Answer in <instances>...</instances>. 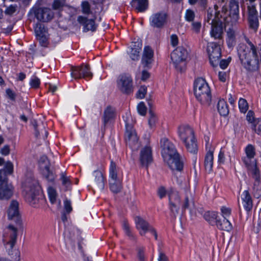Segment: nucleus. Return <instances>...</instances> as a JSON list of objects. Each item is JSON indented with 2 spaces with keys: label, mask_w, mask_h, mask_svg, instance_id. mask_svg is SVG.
Returning <instances> with one entry per match:
<instances>
[{
  "label": "nucleus",
  "mask_w": 261,
  "mask_h": 261,
  "mask_svg": "<svg viewBox=\"0 0 261 261\" xmlns=\"http://www.w3.org/2000/svg\"><path fill=\"white\" fill-rule=\"evenodd\" d=\"M247 44L241 43L238 47V53L241 63L248 71H255L261 64V46L255 45L246 38Z\"/></svg>",
  "instance_id": "1"
},
{
  "label": "nucleus",
  "mask_w": 261,
  "mask_h": 261,
  "mask_svg": "<svg viewBox=\"0 0 261 261\" xmlns=\"http://www.w3.org/2000/svg\"><path fill=\"white\" fill-rule=\"evenodd\" d=\"M161 142L163 143L162 153L164 161L172 170L181 171L183 164L174 145L166 138L163 139Z\"/></svg>",
  "instance_id": "2"
},
{
  "label": "nucleus",
  "mask_w": 261,
  "mask_h": 261,
  "mask_svg": "<svg viewBox=\"0 0 261 261\" xmlns=\"http://www.w3.org/2000/svg\"><path fill=\"white\" fill-rule=\"evenodd\" d=\"M23 195L25 200L33 206L38 202L40 187L35 178H28L23 184Z\"/></svg>",
  "instance_id": "3"
},
{
  "label": "nucleus",
  "mask_w": 261,
  "mask_h": 261,
  "mask_svg": "<svg viewBox=\"0 0 261 261\" xmlns=\"http://www.w3.org/2000/svg\"><path fill=\"white\" fill-rule=\"evenodd\" d=\"M194 94L201 104L209 106L212 100L210 87L205 80L202 78L197 79L194 82Z\"/></svg>",
  "instance_id": "4"
},
{
  "label": "nucleus",
  "mask_w": 261,
  "mask_h": 261,
  "mask_svg": "<svg viewBox=\"0 0 261 261\" xmlns=\"http://www.w3.org/2000/svg\"><path fill=\"white\" fill-rule=\"evenodd\" d=\"M4 237V241H6L5 244L10 245V248L8 251V254L15 260L18 261L20 253L18 250H13L17 238V229L12 225H9L5 229Z\"/></svg>",
  "instance_id": "5"
},
{
  "label": "nucleus",
  "mask_w": 261,
  "mask_h": 261,
  "mask_svg": "<svg viewBox=\"0 0 261 261\" xmlns=\"http://www.w3.org/2000/svg\"><path fill=\"white\" fill-rule=\"evenodd\" d=\"M125 123L126 133L125 139L126 143L132 150H137L140 146L138 143V138L135 130L133 129L132 119L130 114H126L123 117Z\"/></svg>",
  "instance_id": "6"
},
{
  "label": "nucleus",
  "mask_w": 261,
  "mask_h": 261,
  "mask_svg": "<svg viewBox=\"0 0 261 261\" xmlns=\"http://www.w3.org/2000/svg\"><path fill=\"white\" fill-rule=\"evenodd\" d=\"M188 53L187 49L182 46L176 48L171 54V59L177 70L182 72L185 67V61L187 59Z\"/></svg>",
  "instance_id": "7"
},
{
  "label": "nucleus",
  "mask_w": 261,
  "mask_h": 261,
  "mask_svg": "<svg viewBox=\"0 0 261 261\" xmlns=\"http://www.w3.org/2000/svg\"><path fill=\"white\" fill-rule=\"evenodd\" d=\"M222 42V41H219L217 43L211 42L208 43L207 50L210 63L213 67H217L219 64L221 57L220 45Z\"/></svg>",
  "instance_id": "8"
},
{
  "label": "nucleus",
  "mask_w": 261,
  "mask_h": 261,
  "mask_svg": "<svg viewBox=\"0 0 261 261\" xmlns=\"http://www.w3.org/2000/svg\"><path fill=\"white\" fill-rule=\"evenodd\" d=\"M117 86L123 93L129 94L134 91L133 80L130 75L123 74L119 75L117 80Z\"/></svg>",
  "instance_id": "9"
},
{
  "label": "nucleus",
  "mask_w": 261,
  "mask_h": 261,
  "mask_svg": "<svg viewBox=\"0 0 261 261\" xmlns=\"http://www.w3.org/2000/svg\"><path fill=\"white\" fill-rule=\"evenodd\" d=\"M168 195L170 216L175 218L179 213L180 198L178 193L175 191L171 190L168 192Z\"/></svg>",
  "instance_id": "10"
},
{
  "label": "nucleus",
  "mask_w": 261,
  "mask_h": 261,
  "mask_svg": "<svg viewBox=\"0 0 261 261\" xmlns=\"http://www.w3.org/2000/svg\"><path fill=\"white\" fill-rule=\"evenodd\" d=\"M71 75L75 79L82 78L90 79L92 77L93 74L90 71L89 65L83 64L80 66L72 67Z\"/></svg>",
  "instance_id": "11"
},
{
  "label": "nucleus",
  "mask_w": 261,
  "mask_h": 261,
  "mask_svg": "<svg viewBox=\"0 0 261 261\" xmlns=\"http://www.w3.org/2000/svg\"><path fill=\"white\" fill-rule=\"evenodd\" d=\"M248 22L249 27L254 32H256L259 27L258 13L255 6L248 7Z\"/></svg>",
  "instance_id": "12"
},
{
  "label": "nucleus",
  "mask_w": 261,
  "mask_h": 261,
  "mask_svg": "<svg viewBox=\"0 0 261 261\" xmlns=\"http://www.w3.org/2000/svg\"><path fill=\"white\" fill-rule=\"evenodd\" d=\"M7 214L9 220H13L16 223L20 224L21 217L19 211L18 202L15 200L11 201L7 210Z\"/></svg>",
  "instance_id": "13"
},
{
  "label": "nucleus",
  "mask_w": 261,
  "mask_h": 261,
  "mask_svg": "<svg viewBox=\"0 0 261 261\" xmlns=\"http://www.w3.org/2000/svg\"><path fill=\"white\" fill-rule=\"evenodd\" d=\"M178 135L183 143L192 141L195 137L193 129L187 125H181L178 127Z\"/></svg>",
  "instance_id": "14"
},
{
  "label": "nucleus",
  "mask_w": 261,
  "mask_h": 261,
  "mask_svg": "<svg viewBox=\"0 0 261 261\" xmlns=\"http://www.w3.org/2000/svg\"><path fill=\"white\" fill-rule=\"evenodd\" d=\"M93 176L92 185L94 190L97 192L102 191L105 188V178L103 174L101 171L96 170L94 171Z\"/></svg>",
  "instance_id": "15"
},
{
  "label": "nucleus",
  "mask_w": 261,
  "mask_h": 261,
  "mask_svg": "<svg viewBox=\"0 0 261 261\" xmlns=\"http://www.w3.org/2000/svg\"><path fill=\"white\" fill-rule=\"evenodd\" d=\"M242 160L249 174L256 175L257 173L260 172L256 165V161L254 158L245 156L242 157Z\"/></svg>",
  "instance_id": "16"
},
{
  "label": "nucleus",
  "mask_w": 261,
  "mask_h": 261,
  "mask_svg": "<svg viewBox=\"0 0 261 261\" xmlns=\"http://www.w3.org/2000/svg\"><path fill=\"white\" fill-rule=\"evenodd\" d=\"M135 222L136 228L139 231V233L142 236H145L146 233L152 227L146 220L140 216H136L135 218Z\"/></svg>",
  "instance_id": "17"
},
{
  "label": "nucleus",
  "mask_w": 261,
  "mask_h": 261,
  "mask_svg": "<svg viewBox=\"0 0 261 261\" xmlns=\"http://www.w3.org/2000/svg\"><path fill=\"white\" fill-rule=\"evenodd\" d=\"M167 15L164 12H159L153 14L150 18V23L152 27L160 28L166 22Z\"/></svg>",
  "instance_id": "18"
},
{
  "label": "nucleus",
  "mask_w": 261,
  "mask_h": 261,
  "mask_svg": "<svg viewBox=\"0 0 261 261\" xmlns=\"http://www.w3.org/2000/svg\"><path fill=\"white\" fill-rule=\"evenodd\" d=\"M152 151L150 147L142 148L140 154V161L143 166L146 168L152 162Z\"/></svg>",
  "instance_id": "19"
},
{
  "label": "nucleus",
  "mask_w": 261,
  "mask_h": 261,
  "mask_svg": "<svg viewBox=\"0 0 261 261\" xmlns=\"http://www.w3.org/2000/svg\"><path fill=\"white\" fill-rule=\"evenodd\" d=\"M223 22L219 21L210 23L211 24V36L215 39H218L219 41H222L223 34Z\"/></svg>",
  "instance_id": "20"
},
{
  "label": "nucleus",
  "mask_w": 261,
  "mask_h": 261,
  "mask_svg": "<svg viewBox=\"0 0 261 261\" xmlns=\"http://www.w3.org/2000/svg\"><path fill=\"white\" fill-rule=\"evenodd\" d=\"M153 51L149 46H145L144 49L141 62L145 67L150 68L153 62Z\"/></svg>",
  "instance_id": "21"
},
{
  "label": "nucleus",
  "mask_w": 261,
  "mask_h": 261,
  "mask_svg": "<svg viewBox=\"0 0 261 261\" xmlns=\"http://www.w3.org/2000/svg\"><path fill=\"white\" fill-rule=\"evenodd\" d=\"M77 21L84 26V31H95L97 28V25L95 23L94 19H88L86 17L80 16L77 18Z\"/></svg>",
  "instance_id": "22"
},
{
  "label": "nucleus",
  "mask_w": 261,
  "mask_h": 261,
  "mask_svg": "<svg viewBox=\"0 0 261 261\" xmlns=\"http://www.w3.org/2000/svg\"><path fill=\"white\" fill-rule=\"evenodd\" d=\"M13 188L11 184H5L0 186V199L8 200L13 194Z\"/></svg>",
  "instance_id": "23"
},
{
  "label": "nucleus",
  "mask_w": 261,
  "mask_h": 261,
  "mask_svg": "<svg viewBox=\"0 0 261 261\" xmlns=\"http://www.w3.org/2000/svg\"><path fill=\"white\" fill-rule=\"evenodd\" d=\"M182 211H185L188 209L192 215L195 213V205L193 199L191 196L189 197L188 193L186 194L181 206Z\"/></svg>",
  "instance_id": "24"
},
{
  "label": "nucleus",
  "mask_w": 261,
  "mask_h": 261,
  "mask_svg": "<svg viewBox=\"0 0 261 261\" xmlns=\"http://www.w3.org/2000/svg\"><path fill=\"white\" fill-rule=\"evenodd\" d=\"M243 205L247 212L251 210L253 206L252 198L247 190L244 191L241 194Z\"/></svg>",
  "instance_id": "25"
},
{
  "label": "nucleus",
  "mask_w": 261,
  "mask_h": 261,
  "mask_svg": "<svg viewBox=\"0 0 261 261\" xmlns=\"http://www.w3.org/2000/svg\"><path fill=\"white\" fill-rule=\"evenodd\" d=\"M254 179L253 186V194L254 196L258 198L261 196V182L260 181V172L257 173L256 175H251Z\"/></svg>",
  "instance_id": "26"
},
{
  "label": "nucleus",
  "mask_w": 261,
  "mask_h": 261,
  "mask_svg": "<svg viewBox=\"0 0 261 261\" xmlns=\"http://www.w3.org/2000/svg\"><path fill=\"white\" fill-rule=\"evenodd\" d=\"M115 117V110L111 106H108L103 113V126L105 127L106 124L114 119Z\"/></svg>",
  "instance_id": "27"
},
{
  "label": "nucleus",
  "mask_w": 261,
  "mask_h": 261,
  "mask_svg": "<svg viewBox=\"0 0 261 261\" xmlns=\"http://www.w3.org/2000/svg\"><path fill=\"white\" fill-rule=\"evenodd\" d=\"M216 224L219 229L227 231H230L232 227L230 222L225 217L222 219L218 218Z\"/></svg>",
  "instance_id": "28"
},
{
  "label": "nucleus",
  "mask_w": 261,
  "mask_h": 261,
  "mask_svg": "<svg viewBox=\"0 0 261 261\" xmlns=\"http://www.w3.org/2000/svg\"><path fill=\"white\" fill-rule=\"evenodd\" d=\"M31 124L34 127L35 130V135L36 138L39 136L40 132L43 131L45 133V138H46L48 135V133L45 130V125L43 122H40L39 123L35 120H32L31 121Z\"/></svg>",
  "instance_id": "29"
},
{
  "label": "nucleus",
  "mask_w": 261,
  "mask_h": 261,
  "mask_svg": "<svg viewBox=\"0 0 261 261\" xmlns=\"http://www.w3.org/2000/svg\"><path fill=\"white\" fill-rule=\"evenodd\" d=\"M131 5L139 12H143L148 7V0H132Z\"/></svg>",
  "instance_id": "30"
},
{
  "label": "nucleus",
  "mask_w": 261,
  "mask_h": 261,
  "mask_svg": "<svg viewBox=\"0 0 261 261\" xmlns=\"http://www.w3.org/2000/svg\"><path fill=\"white\" fill-rule=\"evenodd\" d=\"M142 44L140 42L135 43L133 47L131 48L129 56L133 60H138L139 59V53L141 50Z\"/></svg>",
  "instance_id": "31"
},
{
  "label": "nucleus",
  "mask_w": 261,
  "mask_h": 261,
  "mask_svg": "<svg viewBox=\"0 0 261 261\" xmlns=\"http://www.w3.org/2000/svg\"><path fill=\"white\" fill-rule=\"evenodd\" d=\"M213 153L212 151H208L205 155L204 159V167L205 170L210 173L212 171L213 166Z\"/></svg>",
  "instance_id": "32"
},
{
  "label": "nucleus",
  "mask_w": 261,
  "mask_h": 261,
  "mask_svg": "<svg viewBox=\"0 0 261 261\" xmlns=\"http://www.w3.org/2000/svg\"><path fill=\"white\" fill-rule=\"evenodd\" d=\"M217 109L221 116H226L229 113L228 105L224 99L219 100L217 104Z\"/></svg>",
  "instance_id": "33"
},
{
  "label": "nucleus",
  "mask_w": 261,
  "mask_h": 261,
  "mask_svg": "<svg viewBox=\"0 0 261 261\" xmlns=\"http://www.w3.org/2000/svg\"><path fill=\"white\" fill-rule=\"evenodd\" d=\"M40 170L41 174L46 179L50 181L54 180L55 176L53 173L49 170V166H45L44 165H41Z\"/></svg>",
  "instance_id": "34"
},
{
  "label": "nucleus",
  "mask_w": 261,
  "mask_h": 261,
  "mask_svg": "<svg viewBox=\"0 0 261 261\" xmlns=\"http://www.w3.org/2000/svg\"><path fill=\"white\" fill-rule=\"evenodd\" d=\"M187 150L192 153H196L198 150V147L195 137L192 141H187L184 143Z\"/></svg>",
  "instance_id": "35"
},
{
  "label": "nucleus",
  "mask_w": 261,
  "mask_h": 261,
  "mask_svg": "<svg viewBox=\"0 0 261 261\" xmlns=\"http://www.w3.org/2000/svg\"><path fill=\"white\" fill-rule=\"evenodd\" d=\"M60 180L65 191L71 189V181L70 179V176H67L66 172H62L60 174Z\"/></svg>",
  "instance_id": "36"
},
{
  "label": "nucleus",
  "mask_w": 261,
  "mask_h": 261,
  "mask_svg": "<svg viewBox=\"0 0 261 261\" xmlns=\"http://www.w3.org/2000/svg\"><path fill=\"white\" fill-rule=\"evenodd\" d=\"M110 188L111 191L114 193L120 192L122 189L121 180L117 179L114 180H109Z\"/></svg>",
  "instance_id": "37"
},
{
  "label": "nucleus",
  "mask_w": 261,
  "mask_h": 261,
  "mask_svg": "<svg viewBox=\"0 0 261 261\" xmlns=\"http://www.w3.org/2000/svg\"><path fill=\"white\" fill-rule=\"evenodd\" d=\"M227 44L229 47L233 46L235 44L236 35L235 32L232 29L229 28L227 31Z\"/></svg>",
  "instance_id": "38"
},
{
  "label": "nucleus",
  "mask_w": 261,
  "mask_h": 261,
  "mask_svg": "<svg viewBox=\"0 0 261 261\" xmlns=\"http://www.w3.org/2000/svg\"><path fill=\"white\" fill-rule=\"evenodd\" d=\"M110 180H114L119 179L117 177V169L116 164L111 161L110 167Z\"/></svg>",
  "instance_id": "39"
},
{
  "label": "nucleus",
  "mask_w": 261,
  "mask_h": 261,
  "mask_svg": "<svg viewBox=\"0 0 261 261\" xmlns=\"http://www.w3.org/2000/svg\"><path fill=\"white\" fill-rule=\"evenodd\" d=\"M205 219L210 223H216L218 219L217 213L214 212H208L204 215Z\"/></svg>",
  "instance_id": "40"
},
{
  "label": "nucleus",
  "mask_w": 261,
  "mask_h": 261,
  "mask_svg": "<svg viewBox=\"0 0 261 261\" xmlns=\"http://www.w3.org/2000/svg\"><path fill=\"white\" fill-rule=\"evenodd\" d=\"M251 127L255 133L261 136V119H257Z\"/></svg>",
  "instance_id": "41"
},
{
  "label": "nucleus",
  "mask_w": 261,
  "mask_h": 261,
  "mask_svg": "<svg viewBox=\"0 0 261 261\" xmlns=\"http://www.w3.org/2000/svg\"><path fill=\"white\" fill-rule=\"evenodd\" d=\"M245 151L246 153L245 156L254 158L255 155V148L253 145L251 144L248 145L245 148Z\"/></svg>",
  "instance_id": "42"
},
{
  "label": "nucleus",
  "mask_w": 261,
  "mask_h": 261,
  "mask_svg": "<svg viewBox=\"0 0 261 261\" xmlns=\"http://www.w3.org/2000/svg\"><path fill=\"white\" fill-rule=\"evenodd\" d=\"M239 108L241 113H245L248 109L247 100L244 98H240L239 101Z\"/></svg>",
  "instance_id": "43"
},
{
  "label": "nucleus",
  "mask_w": 261,
  "mask_h": 261,
  "mask_svg": "<svg viewBox=\"0 0 261 261\" xmlns=\"http://www.w3.org/2000/svg\"><path fill=\"white\" fill-rule=\"evenodd\" d=\"M215 9L216 12H215L214 17L211 22H216L217 21L223 22L221 19L223 18V19L224 20L225 19V18L226 17V16L225 15H223L220 11H217V9H218L217 6H216V5L215 6Z\"/></svg>",
  "instance_id": "44"
},
{
  "label": "nucleus",
  "mask_w": 261,
  "mask_h": 261,
  "mask_svg": "<svg viewBox=\"0 0 261 261\" xmlns=\"http://www.w3.org/2000/svg\"><path fill=\"white\" fill-rule=\"evenodd\" d=\"M35 32L36 37L45 34L46 32L44 25L40 23H37L35 28Z\"/></svg>",
  "instance_id": "45"
},
{
  "label": "nucleus",
  "mask_w": 261,
  "mask_h": 261,
  "mask_svg": "<svg viewBox=\"0 0 261 261\" xmlns=\"http://www.w3.org/2000/svg\"><path fill=\"white\" fill-rule=\"evenodd\" d=\"M148 115V124L150 127H152L155 124L157 121V118L155 113L152 110H150L149 111Z\"/></svg>",
  "instance_id": "46"
},
{
  "label": "nucleus",
  "mask_w": 261,
  "mask_h": 261,
  "mask_svg": "<svg viewBox=\"0 0 261 261\" xmlns=\"http://www.w3.org/2000/svg\"><path fill=\"white\" fill-rule=\"evenodd\" d=\"M48 194L50 201L54 204L56 201L57 193L56 190L52 187H49L48 189Z\"/></svg>",
  "instance_id": "47"
},
{
  "label": "nucleus",
  "mask_w": 261,
  "mask_h": 261,
  "mask_svg": "<svg viewBox=\"0 0 261 261\" xmlns=\"http://www.w3.org/2000/svg\"><path fill=\"white\" fill-rule=\"evenodd\" d=\"M33 11L36 18L38 20L42 21L44 8H35Z\"/></svg>",
  "instance_id": "48"
},
{
  "label": "nucleus",
  "mask_w": 261,
  "mask_h": 261,
  "mask_svg": "<svg viewBox=\"0 0 261 261\" xmlns=\"http://www.w3.org/2000/svg\"><path fill=\"white\" fill-rule=\"evenodd\" d=\"M43 20L42 21L45 22L50 20L53 17V14L50 9L44 8Z\"/></svg>",
  "instance_id": "49"
},
{
  "label": "nucleus",
  "mask_w": 261,
  "mask_h": 261,
  "mask_svg": "<svg viewBox=\"0 0 261 261\" xmlns=\"http://www.w3.org/2000/svg\"><path fill=\"white\" fill-rule=\"evenodd\" d=\"M2 170H3L6 175L7 174H12L13 171V164L11 162H7L5 165L4 169H2Z\"/></svg>",
  "instance_id": "50"
},
{
  "label": "nucleus",
  "mask_w": 261,
  "mask_h": 261,
  "mask_svg": "<svg viewBox=\"0 0 261 261\" xmlns=\"http://www.w3.org/2000/svg\"><path fill=\"white\" fill-rule=\"evenodd\" d=\"M144 249H145L143 247H138L137 248V257L139 261H145Z\"/></svg>",
  "instance_id": "51"
},
{
  "label": "nucleus",
  "mask_w": 261,
  "mask_h": 261,
  "mask_svg": "<svg viewBox=\"0 0 261 261\" xmlns=\"http://www.w3.org/2000/svg\"><path fill=\"white\" fill-rule=\"evenodd\" d=\"M123 228L125 231V233L127 236L132 239H135V237L132 233L131 230L129 228V226L127 222L124 221L123 223Z\"/></svg>",
  "instance_id": "52"
},
{
  "label": "nucleus",
  "mask_w": 261,
  "mask_h": 261,
  "mask_svg": "<svg viewBox=\"0 0 261 261\" xmlns=\"http://www.w3.org/2000/svg\"><path fill=\"white\" fill-rule=\"evenodd\" d=\"M195 18V13L193 11L189 9L187 10L185 14V19L187 21L191 22L194 20Z\"/></svg>",
  "instance_id": "53"
},
{
  "label": "nucleus",
  "mask_w": 261,
  "mask_h": 261,
  "mask_svg": "<svg viewBox=\"0 0 261 261\" xmlns=\"http://www.w3.org/2000/svg\"><path fill=\"white\" fill-rule=\"evenodd\" d=\"M40 80L36 76H34L32 77L30 82V85L32 88H37L40 85Z\"/></svg>",
  "instance_id": "54"
},
{
  "label": "nucleus",
  "mask_w": 261,
  "mask_h": 261,
  "mask_svg": "<svg viewBox=\"0 0 261 261\" xmlns=\"http://www.w3.org/2000/svg\"><path fill=\"white\" fill-rule=\"evenodd\" d=\"M82 7L84 13L88 14L91 13L90 5L88 2H83L82 4Z\"/></svg>",
  "instance_id": "55"
},
{
  "label": "nucleus",
  "mask_w": 261,
  "mask_h": 261,
  "mask_svg": "<svg viewBox=\"0 0 261 261\" xmlns=\"http://www.w3.org/2000/svg\"><path fill=\"white\" fill-rule=\"evenodd\" d=\"M147 88L145 86H142L138 91L136 96L137 98L142 99L145 97L146 93Z\"/></svg>",
  "instance_id": "56"
},
{
  "label": "nucleus",
  "mask_w": 261,
  "mask_h": 261,
  "mask_svg": "<svg viewBox=\"0 0 261 261\" xmlns=\"http://www.w3.org/2000/svg\"><path fill=\"white\" fill-rule=\"evenodd\" d=\"M17 6L16 5H10L7 7L5 11L6 15L11 16L16 11Z\"/></svg>",
  "instance_id": "57"
},
{
  "label": "nucleus",
  "mask_w": 261,
  "mask_h": 261,
  "mask_svg": "<svg viewBox=\"0 0 261 261\" xmlns=\"http://www.w3.org/2000/svg\"><path fill=\"white\" fill-rule=\"evenodd\" d=\"M8 184L7 175L3 170H0V186Z\"/></svg>",
  "instance_id": "58"
},
{
  "label": "nucleus",
  "mask_w": 261,
  "mask_h": 261,
  "mask_svg": "<svg viewBox=\"0 0 261 261\" xmlns=\"http://www.w3.org/2000/svg\"><path fill=\"white\" fill-rule=\"evenodd\" d=\"M246 119L249 123L253 124L254 121L257 119L254 118V113L252 111H249L246 116Z\"/></svg>",
  "instance_id": "59"
},
{
  "label": "nucleus",
  "mask_w": 261,
  "mask_h": 261,
  "mask_svg": "<svg viewBox=\"0 0 261 261\" xmlns=\"http://www.w3.org/2000/svg\"><path fill=\"white\" fill-rule=\"evenodd\" d=\"M36 37L37 39L39 40V43L41 46H46L47 44V38L46 36V34L41 35Z\"/></svg>",
  "instance_id": "60"
},
{
  "label": "nucleus",
  "mask_w": 261,
  "mask_h": 261,
  "mask_svg": "<svg viewBox=\"0 0 261 261\" xmlns=\"http://www.w3.org/2000/svg\"><path fill=\"white\" fill-rule=\"evenodd\" d=\"M137 109L140 115L144 116L146 114V108L143 102L139 103L137 107Z\"/></svg>",
  "instance_id": "61"
},
{
  "label": "nucleus",
  "mask_w": 261,
  "mask_h": 261,
  "mask_svg": "<svg viewBox=\"0 0 261 261\" xmlns=\"http://www.w3.org/2000/svg\"><path fill=\"white\" fill-rule=\"evenodd\" d=\"M64 5L63 0H55L53 4L54 9L58 10L62 8Z\"/></svg>",
  "instance_id": "62"
},
{
  "label": "nucleus",
  "mask_w": 261,
  "mask_h": 261,
  "mask_svg": "<svg viewBox=\"0 0 261 261\" xmlns=\"http://www.w3.org/2000/svg\"><path fill=\"white\" fill-rule=\"evenodd\" d=\"M39 164L40 168L41 167V165H44L45 166H48L50 165L48 158L46 155H42L40 158L39 161Z\"/></svg>",
  "instance_id": "63"
},
{
  "label": "nucleus",
  "mask_w": 261,
  "mask_h": 261,
  "mask_svg": "<svg viewBox=\"0 0 261 261\" xmlns=\"http://www.w3.org/2000/svg\"><path fill=\"white\" fill-rule=\"evenodd\" d=\"M201 27V23L199 21L193 22L192 23V29L196 33L199 32Z\"/></svg>",
  "instance_id": "64"
}]
</instances>
